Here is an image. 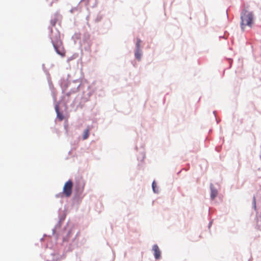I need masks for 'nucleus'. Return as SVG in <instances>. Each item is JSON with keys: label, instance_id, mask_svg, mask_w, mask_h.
Instances as JSON below:
<instances>
[{"label": "nucleus", "instance_id": "8", "mask_svg": "<svg viewBox=\"0 0 261 261\" xmlns=\"http://www.w3.org/2000/svg\"><path fill=\"white\" fill-rule=\"evenodd\" d=\"M135 57L138 60H140L141 57V53L140 49H136V51L135 53Z\"/></svg>", "mask_w": 261, "mask_h": 261}, {"label": "nucleus", "instance_id": "1", "mask_svg": "<svg viewBox=\"0 0 261 261\" xmlns=\"http://www.w3.org/2000/svg\"><path fill=\"white\" fill-rule=\"evenodd\" d=\"M51 42L57 53L62 56H65V52L60 50V48L62 45V41L60 39V35L59 32L52 33L51 36Z\"/></svg>", "mask_w": 261, "mask_h": 261}, {"label": "nucleus", "instance_id": "5", "mask_svg": "<svg viewBox=\"0 0 261 261\" xmlns=\"http://www.w3.org/2000/svg\"><path fill=\"white\" fill-rule=\"evenodd\" d=\"M89 132H90V128L88 127V128L85 130L84 132V134L83 136V138L84 140L87 139L89 136Z\"/></svg>", "mask_w": 261, "mask_h": 261}, {"label": "nucleus", "instance_id": "6", "mask_svg": "<svg viewBox=\"0 0 261 261\" xmlns=\"http://www.w3.org/2000/svg\"><path fill=\"white\" fill-rule=\"evenodd\" d=\"M56 111L57 114V116L59 118V119L60 120H62L64 119V116L60 113L58 106L56 107Z\"/></svg>", "mask_w": 261, "mask_h": 261}, {"label": "nucleus", "instance_id": "10", "mask_svg": "<svg viewBox=\"0 0 261 261\" xmlns=\"http://www.w3.org/2000/svg\"><path fill=\"white\" fill-rule=\"evenodd\" d=\"M155 186H156V184H155V181H153L152 184V187L153 190L154 192H155Z\"/></svg>", "mask_w": 261, "mask_h": 261}, {"label": "nucleus", "instance_id": "3", "mask_svg": "<svg viewBox=\"0 0 261 261\" xmlns=\"http://www.w3.org/2000/svg\"><path fill=\"white\" fill-rule=\"evenodd\" d=\"M73 183L71 180H69L67 181L63 187V194L67 197H69L72 194V190Z\"/></svg>", "mask_w": 261, "mask_h": 261}, {"label": "nucleus", "instance_id": "7", "mask_svg": "<svg viewBox=\"0 0 261 261\" xmlns=\"http://www.w3.org/2000/svg\"><path fill=\"white\" fill-rule=\"evenodd\" d=\"M217 195V191L216 189L211 188V197L212 199H214Z\"/></svg>", "mask_w": 261, "mask_h": 261}, {"label": "nucleus", "instance_id": "4", "mask_svg": "<svg viewBox=\"0 0 261 261\" xmlns=\"http://www.w3.org/2000/svg\"><path fill=\"white\" fill-rule=\"evenodd\" d=\"M152 250L154 251V255L155 259H158L161 256V251L157 245H154L152 247Z\"/></svg>", "mask_w": 261, "mask_h": 261}, {"label": "nucleus", "instance_id": "9", "mask_svg": "<svg viewBox=\"0 0 261 261\" xmlns=\"http://www.w3.org/2000/svg\"><path fill=\"white\" fill-rule=\"evenodd\" d=\"M141 43V40L140 39L138 38L136 43L137 49H140Z\"/></svg>", "mask_w": 261, "mask_h": 261}, {"label": "nucleus", "instance_id": "2", "mask_svg": "<svg viewBox=\"0 0 261 261\" xmlns=\"http://www.w3.org/2000/svg\"><path fill=\"white\" fill-rule=\"evenodd\" d=\"M253 21V14L246 10L243 11L241 15V28L244 29V26H251Z\"/></svg>", "mask_w": 261, "mask_h": 261}]
</instances>
